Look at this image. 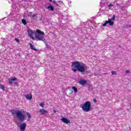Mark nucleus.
Masks as SVG:
<instances>
[{
  "label": "nucleus",
  "instance_id": "nucleus-28",
  "mask_svg": "<svg viewBox=\"0 0 131 131\" xmlns=\"http://www.w3.org/2000/svg\"><path fill=\"white\" fill-rule=\"evenodd\" d=\"M126 27H130L131 26H130V25H127Z\"/></svg>",
  "mask_w": 131,
  "mask_h": 131
},
{
  "label": "nucleus",
  "instance_id": "nucleus-31",
  "mask_svg": "<svg viewBox=\"0 0 131 131\" xmlns=\"http://www.w3.org/2000/svg\"><path fill=\"white\" fill-rule=\"evenodd\" d=\"M117 6H119V4H118V3L116 4Z\"/></svg>",
  "mask_w": 131,
  "mask_h": 131
},
{
  "label": "nucleus",
  "instance_id": "nucleus-26",
  "mask_svg": "<svg viewBox=\"0 0 131 131\" xmlns=\"http://www.w3.org/2000/svg\"><path fill=\"white\" fill-rule=\"evenodd\" d=\"M93 102H94L95 103H96V102H97V99H93Z\"/></svg>",
  "mask_w": 131,
  "mask_h": 131
},
{
  "label": "nucleus",
  "instance_id": "nucleus-25",
  "mask_svg": "<svg viewBox=\"0 0 131 131\" xmlns=\"http://www.w3.org/2000/svg\"><path fill=\"white\" fill-rule=\"evenodd\" d=\"M58 3H59V4L60 5H61V4H63V1H58Z\"/></svg>",
  "mask_w": 131,
  "mask_h": 131
},
{
  "label": "nucleus",
  "instance_id": "nucleus-32",
  "mask_svg": "<svg viewBox=\"0 0 131 131\" xmlns=\"http://www.w3.org/2000/svg\"><path fill=\"white\" fill-rule=\"evenodd\" d=\"M15 123H16V124H18V123H17V122H15Z\"/></svg>",
  "mask_w": 131,
  "mask_h": 131
},
{
  "label": "nucleus",
  "instance_id": "nucleus-10",
  "mask_svg": "<svg viewBox=\"0 0 131 131\" xmlns=\"http://www.w3.org/2000/svg\"><path fill=\"white\" fill-rule=\"evenodd\" d=\"M15 80H17V78L16 77H14L13 78L9 79V84H13V81H15Z\"/></svg>",
  "mask_w": 131,
  "mask_h": 131
},
{
  "label": "nucleus",
  "instance_id": "nucleus-34",
  "mask_svg": "<svg viewBox=\"0 0 131 131\" xmlns=\"http://www.w3.org/2000/svg\"><path fill=\"white\" fill-rule=\"evenodd\" d=\"M29 100H31V99H29Z\"/></svg>",
  "mask_w": 131,
  "mask_h": 131
},
{
  "label": "nucleus",
  "instance_id": "nucleus-3",
  "mask_svg": "<svg viewBox=\"0 0 131 131\" xmlns=\"http://www.w3.org/2000/svg\"><path fill=\"white\" fill-rule=\"evenodd\" d=\"M36 33L35 34V40L45 41L46 39L45 38V32L41 31L39 29H37L36 30Z\"/></svg>",
  "mask_w": 131,
  "mask_h": 131
},
{
  "label": "nucleus",
  "instance_id": "nucleus-33",
  "mask_svg": "<svg viewBox=\"0 0 131 131\" xmlns=\"http://www.w3.org/2000/svg\"><path fill=\"white\" fill-rule=\"evenodd\" d=\"M50 2H52V0H49Z\"/></svg>",
  "mask_w": 131,
  "mask_h": 131
},
{
  "label": "nucleus",
  "instance_id": "nucleus-18",
  "mask_svg": "<svg viewBox=\"0 0 131 131\" xmlns=\"http://www.w3.org/2000/svg\"><path fill=\"white\" fill-rule=\"evenodd\" d=\"M116 74H117V72L112 71V75H116Z\"/></svg>",
  "mask_w": 131,
  "mask_h": 131
},
{
  "label": "nucleus",
  "instance_id": "nucleus-29",
  "mask_svg": "<svg viewBox=\"0 0 131 131\" xmlns=\"http://www.w3.org/2000/svg\"><path fill=\"white\" fill-rule=\"evenodd\" d=\"M70 91H71V94L73 93V91H72V90H70Z\"/></svg>",
  "mask_w": 131,
  "mask_h": 131
},
{
  "label": "nucleus",
  "instance_id": "nucleus-5",
  "mask_svg": "<svg viewBox=\"0 0 131 131\" xmlns=\"http://www.w3.org/2000/svg\"><path fill=\"white\" fill-rule=\"evenodd\" d=\"M27 33L29 37H30L33 40H35V33L31 29L29 28L27 29Z\"/></svg>",
  "mask_w": 131,
  "mask_h": 131
},
{
  "label": "nucleus",
  "instance_id": "nucleus-6",
  "mask_svg": "<svg viewBox=\"0 0 131 131\" xmlns=\"http://www.w3.org/2000/svg\"><path fill=\"white\" fill-rule=\"evenodd\" d=\"M112 20H115V15H114L112 18H109L107 21H106L103 24H102V26L106 27L107 24H110L111 26H112L114 25V21H113Z\"/></svg>",
  "mask_w": 131,
  "mask_h": 131
},
{
  "label": "nucleus",
  "instance_id": "nucleus-14",
  "mask_svg": "<svg viewBox=\"0 0 131 131\" xmlns=\"http://www.w3.org/2000/svg\"><path fill=\"white\" fill-rule=\"evenodd\" d=\"M30 47L31 48V50H33V51H37V50L33 47V45L31 43H29Z\"/></svg>",
  "mask_w": 131,
  "mask_h": 131
},
{
  "label": "nucleus",
  "instance_id": "nucleus-20",
  "mask_svg": "<svg viewBox=\"0 0 131 131\" xmlns=\"http://www.w3.org/2000/svg\"><path fill=\"white\" fill-rule=\"evenodd\" d=\"M39 105H40V106L41 107H42V108H43V106H45V103L41 102V103H40Z\"/></svg>",
  "mask_w": 131,
  "mask_h": 131
},
{
  "label": "nucleus",
  "instance_id": "nucleus-16",
  "mask_svg": "<svg viewBox=\"0 0 131 131\" xmlns=\"http://www.w3.org/2000/svg\"><path fill=\"white\" fill-rule=\"evenodd\" d=\"M21 22H22L23 24H24V25H26L27 24V22H26V20L24 19H23L21 20Z\"/></svg>",
  "mask_w": 131,
  "mask_h": 131
},
{
  "label": "nucleus",
  "instance_id": "nucleus-8",
  "mask_svg": "<svg viewBox=\"0 0 131 131\" xmlns=\"http://www.w3.org/2000/svg\"><path fill=\"white\" fill-rule=\"evenodd\" d=\"M39 112L41 115H45V114H48V111L45 109H40Z\"/></svg>",
  "mask_w": 131,
  "mask_h": 131
},
{
  "label": "nucleus",
  "instance_id": "nucleus-4",
  "mask_svg": "<svg viewBox=\"0 0 131 131\" xmlns=\"http://www.w3.org/2000/svg\"><path fill=\"white\" fill-rule=\"evenodd\" d=\"M81 108L84 112H90V111H92V104L90 101H85L81 105Z\"/></svg>",
  "mask_w": 131,
  "mask_h": 131
},
{
  "label": "nucleus",
  "instance_id": "nucleus-17",
  "mask_svg": "<svg viewBox=\"0 0 131 131\" xmlns=\"http://www.w3.org/2000/svg\"><path fill=\"white\" fill-rule=\"evenodd\" d=\"M26 115H27L29 119H30V118H31V114H30V113H27Z\"/></svg>",
  "mask_w": 131,
  "mask_h": 131
},
{
  "label": "nucleus",
  "instance_id": "nucleus-2",
  "mask_svg": "<svg viewBox=\"0 0 131 131\" xmlns=\"http://www.w3.org/2000/svg\"><path fill=\"white\" fill-rule=\"evenodd\" d=\"M11 114L13 116H16L17 120L23 122L25 120V115L20 111H12Z\"/></svg>",
  "mask_w": 131,
  "mask_h": 131
},
{
  "label": "nucleus",
  "instance_id": "nucleus-30",
  "mask_svg": "<svg viewBox=\"0 0 131 131\" xmlns=\"http://www.w3.org/2000/svg\"><path fill=\"white\" fill-rule=\"evenodd\" d=\"M33 17H35V14H33Z\"/></svg>",
  "mask_w": 131,
  "mask_h": 131
},
{
  "label": "nucleus",
  "instance_id": "nucleus-23",
  "mask_svg": "<svg viewBox=\"0 0 131 131\" xmlns=\"http://www.w3.org/2000/svg\"><path fill=\"white\" fill-rule=\"evenodd\" d=\"M15 40H16V41L17 42H20V40L18 38H15Z\"/></svg>",
  "mask_w": 131,
  "mask_h": 131
},
{
  "label": "nucleus",
  "instance_id": "nucleus-27",
  "mask_svg": "<svg viewBox=\"0 0 131 131\" xmlns=\"http://www.w3.org/2000/svg\"><path fill=\"white\" fill-rule=\"evenodd\" d=\"M53 112H54V113H56V112H57V111H56V110H53Z\"/></svg>",
  "mask_w": 131,
  "mask_h": 131
},
{
  "label": "nucleus",
  "instance_id": "nucleus-7",
  "mask_svg": "<svg viewBox=\"0 0 131 131\" xmlns=\"http://www.w3.org/2000/svg\"><path fill=\"white\" fill-rule=\"evenodd\" d=\"M26 125L27 124L26 123H23L20 125L19 129L21 131H25L26 129Z\"/></svg>",
  "mask_w": 131,
  "mask_h": 131
},
{
  "label": "nucleus",
  "instance_id": "nucleus-21",
  "mask_svg": "<svg viewBox=\"0 0 131 131\" xmlns=\"http://www.w3.org/2000/svg\"><path fill=\"white\" fill-rule=\"evenodd\" d=\"M114 5H113V4H111V3H110L108 4V8H111L112 7H114Z\"/></svg>",
  "mask_w": 131,
  "mask_h": 131
},
{
  "label": "nucleus",
  "instance_id": "nucleus-9",
  "mask_svg": "<svg viewBox=\"0 0 131 131\" xmlns=\"http://www.w3.org/2000/svg\"><path fill=\"white\" fill-rule=\"evenodd\" d=\"M61 120L62 121V122L64 123H70V120H69L68 119H67V118H62L61 119Z\"/></svg>",
  "mask_w": 131,
  "mask_h": 131
},
{
  "label": "nucleus",
  "instance_id": "nucleus-15",
  "mask_svg": "<svg viewBox=\"0 0 131 131\" xmlns=\"http://www.w3.org/2000/svg\"><path fill=\"white\" fill-rule=\"evenodd\" d=\"M47 9L48 10H50V11H54V7H53V6H52V5L48 6L47 7Z\"/></svg>",
  "mask_w": 131,
  "mask_h": 131
},
{
  "label": "nucleus",
  "instance_id": "nucleus-22",
  "mask_svg": "<svg viewBox=\"0 0 131 131\" xmlns=\"http://www.w3.org/2000/svg\"><path fill=\"white\" fill-rule=\"evenodd\" d=\"M53 3L54 4H55V5H56V6H57V7H59V4L57 3V2L54 1Z\"/></svg>",
  "mask_w": 131,
  "mask_h": 131
},
{
  "label": "nucleus",
  "instance_id": "nucleus-1",
  "mask_svg": "<svg viewBox=\"0 0 131 131\" xmlns=\"http://www.w3.org/2000/svg\"><path fill=\"white\" fill-rule=\"evenodd\" d=\"M72 67H74L76 69H73L72 70L74 72H77V70L79 71V72H81L82 73L83 72H85L88 70V66L85 65V64L80 62L79 61H74L71 64Z\"/></svg>",
  "mask_w": 131,
  "mask_h": 131
},
{
  "label": "nucleus",
  "instance_id": "nucleus-11",
  "mask_svg": "<svg viewBox=\"0 0 131 131\" xmlns=\"http://www.w3.org/2000/svg\"><path fill=\"white\" fill-rule=\"evenodd\" d=\"M79 83L81 84V85H85V84H86V80H80L79 82Z\"/></svg>",
  "mask_w": 131,
  "mask_h": 131
},
{
  "label": "nucleus",
  "instance_id": "nucleus-19",
  "mask_svg": "<svg viewBox=\"0 0 131 131\" xmlns=\"http://www.w3.org/2000/svg\"><path fill=\"white\" fill-rule=\"evenodd\" d=\"M0 89H1V90H3V91H5V86H4L3 85H0Z\"/></svg>",
  "mask_w": 131,
  "mask_h": 131
},
{
  "label": "nucleus",
  "instance_id": "nucleus-13",
  "mask_svg": "<svg viewBox=\"0 0 131 131\" xmlns=\"http://www.w3.org/2000/svg\"><path fill=\"white\" fill-rule=\"evenodd\" d=\"M26 99H32V95L31 93L27 94L26 95Z\"/></svg>",
  "mask_w": 131,
  "mask_h": 131
},
{
  "label": "nucleus",
  "instance_id": "nucleus-24",
  "mask_svg": "<svg viewBox=\"0 0 131 131\" xmlns=\"http://www.w3.org/2000/svg\"><path fill=\"white\" fill-rule=\"evenodd\" d=\"M125 72H126V74H128V73H130V71H129V70H126V71H125Z\"/></svg>",
  "mask_w": 131,
  "mask_h": 131
},
{
  "label": "nucleus",
  "instance_id": "nucleus-12",
  "mask_svg": "<svg viewBox=\"0 0 131 131\" xmlns=\"http://www.w3.org/2000/svg\"><path fill=\"white\" fill-rule=\"evenodd\" d=\"M72 89L73 90L74 93H75V94H76V93L78 92V90H77V88H76V86H72Z\"/></svg>",
  "mask_w": 131,
  "mask_h": 131
}]
</instances>
